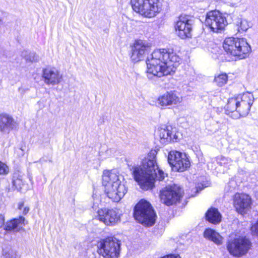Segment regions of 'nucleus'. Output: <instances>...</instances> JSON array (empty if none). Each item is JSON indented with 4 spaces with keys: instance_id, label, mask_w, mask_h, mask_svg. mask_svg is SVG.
Wrapping results in <instances>:
<instances>
[{
    "instance_id": "2f4dec72",
    "label": "nucleus",
    "mask_w": 258,
    "mask_h": 258,
    "mask_svg": "<svg viewBox=\"0 0 258 258\" xmlns=\"http://www.w3.org/2000/svg\"><path fill=\"white\" fill-rule=\"evenodd\" d=\"M251 230L253 235L258 236V221L251 226Z\"/></svg>"
},
{
    "instance_id": "1a4fd4ad",
    "label": "nucleus",
    "mask_w": 258,
    "mask_h": 258,
    "mask_svg": "<svg viewBox=\"0 0 258 258\" xmlns=\"http://www.w3.org/2000/svg\"><path fill=\"white\" fill-rule=\"evenodd\" d=\"M183 191L178 185H168L160 191L161 202L167 206H170L179 202L182 197Z\"/></svg>"
},
{
    "instance_id": "c756f323",
    "label": "nucleus",
    "mask_w": 258,
    "mask_h": 258,
    "mask_svg": "<svg viewBox=\"0 0 258 258\" xmlns=\"http://www.w3.org/2000/svg\"><path fill=\"white\" fill-rule=\"evenodd\" d=\"M4 258H19V257L13 250L5 252L4 254Z\"/></svg>"
},
{
    "instance_id": "393cba45",
    "label": "nucleus",
    "mask_w": 258,
    "mask_h": 258,
    "mask_svg": "<svg viewBox=\"0 0 258 258\" xmlns=\"http://www.w3.org/2000/svg\"><path fill=\"white\" fill-rule=\"evenodd\" d=\"M225 110L227 114H229L231 113V117L233 118V115L234 112H237V113H238L237 97L229 99L227 104L225 106Z\"/></svg>"
},
{
    "instance_id": "c85d7f7f",
    "label": "nucleus",
    "mask_w": 258,
    "mask_h": 258,
    "mask_svg": "<svg viewBox=\"0 0 258 258\" xmlns=\"http://www.w3.org/2000/svg\"><path fill=\"white\" fill-rule=\"evenodd\" d=\"M9 172L8 166L4 163L0 161V174H7Z\"/></svg>"
},
{
    "instance_id": "ddd939ff",
    "label": "nucleus",
    "mask_w": 258,
    "mask_h": 258,
    "mask_svg": "<svg viewBox=\"0 0 258 258\" xmlns=\"http://www.w3.org/2000/svg\"><path fill=\"white\" fill-rule=\"evenodd\" d=\"M98 219L107 226L114 225L120 220L119 210L117 209H102L97 212Z\"/></svg>"
},
{
    "instance_id": "bb28decb",
    "label": "nucleus",
    "mask_w": 258,
    "mask_h": 258,
    "mask_svg": "<svg viewBox=\"0 0 258 258\" xmlns=\"http://www.w3.org/2000/svg\"><path fill=\"white\" fill-rule=\"evenodd\" d=\"M237 26L239 32L246 31L249 27V23L245 19H238L237 21Z\"/></svg>"
},
{
    "instance_id": "dca6fc26",
    "label": "nucleus",
    "mask_w": 258,
    "mask_h": 258,
    "mask_svg": "<svg viewBox=\"0 0 258 258\" xmlns=\"http://www.w3.org/2000/svg\"><path fill=\"white\" fill-rule=\"evenodd\" d=\"M149 47L142 40L136 41L132 47L131 59L135 62L143 59Z\"/></svg>"
},
{
    "instance_id": "f8f14e48",
    "label": "nucleus",
    "mask_w": 258,
    "mask_h": 258,
    "mask_svg": "<svg viewBox=\"0 0 258 258\" xmlns=\"http://www.w3.org/2000/svg\"><path fill=\"white\" fill-rule=\"evenodd\" d=\"M236 97L238 113H237V112H234L233 115V119H238L240 117L246 116L248 114L251 106L254 101L253 95L249 92L244 93Z\"/></svg>"
},
{
    "instance_id": "6ab92c4d",
    "label": "nucleus",
    "mask_w": 258,
    "mask_h": 258,
    "mask_svg": "<svg viewBox=\"0 0 258 258\" xmlns=\"http://www.w3.org/2000/svg\"><path fill=\"white\" fill-rule=\"evenodd\" d=\"M158 135L160 138V142L163 144H166L171 141L176 142L178 136L176 133V129L170 126L161 127L158 131Z\"/></svg>"
},
{
    "instance_id": "5701e85b",
    "label": "nucleus",
    "mask_w": 258,
    "mask_h": 258,
    "mask_svg": "<svg viewBox=\"0 0 258 258\" xmlns=\"http://www.w3.org/2000/svg\"><path fill=\"white\" fill-rule=\"evenodd\" d=\"M206 220L210 223L214 224H217L221 221V215L218 209L211 208L206 214Z\"/></svg>"
},
{
    "instance_id": "aec40b11",
    "label": "nucleus",
    "mask_w": 258,
    "mask_h": 258,
    "mask_svg": "<svg viewBox=\"0 0 258 258\" xmlns=\"http://www.w3.org/2000/svg\"><path fill=\"white\" fill-rule=\"evenodd\" d=\"M17 126L14 118L8 114H0V131L8 134Z\"/></svg>"
},
{
    "instance_id": "72a5a7b5",
    "label": "nucleus",
    "mask_w": 258,
    "mask_h": 258,
    "mask_svg": "<svg viewBox=\"0 0 258 258\" xmlns=\"http://www.w3.org/2000/svg\"><path fill=\"white\" fill-rule=\"evenodd\" d=\"M5 223L4 217L3 215L0 214V227H2Z\"/></svg>"
},
{
    "instance_id": "423d86ee",
    "label": "nucleus",
    "mask_w": 258,
    "mask_h": 258,
    "mask_svg": "<svg viewBox=\"0 0 258 258\" xmlns=\"http://www.w3.org/2000/svg\"><path fill=\"white\" fill-rule=\"evenodd\" d=\"M133 10L143 16L153 18L161 10L159 0H131Z\"/></svg>"
},
{
    "instance_id": "a878e982",
    "label": "nucleus",
    "mask_w": 258,
    "mask_h": 258,
    "mask_svg": "<svg viewBox=\"0 0 258 258\" xmlns=\"http://www.w3.org/2000/svg\"><path fill=\"white\" fill-rule=\"evenodd\" d=\"M21 56L25 59L27 61L34 62L39 60V57L35 52H29L27 50H24L22 52Z\"/></svg>"
},
{
    "instance_id": "c9c22d12",
    "label": "nucleus",
    "mask_w": 258,
    "mask_h": 258,
    "mask_svg": "<svg viewBox=\"0 0 258 258\" xmlns=\"http://www.w3.org/2000/svg\"><path fill=\"white\" fill-rule=\"evenodd\" d=\"M29 211V208L28 207H25L22 210L23 214L24 215L27 214Z\"/></svg>"
},
{
    "instance_id": "6e6552de",
    "label": "nucleus",
    "mask_w": 258,
    "mask_h": 258,
    "mask_svg": "<svg viewBox=\"0 0 258 258\" xmlns=\"http://www.w3.org/2000/svg\"><path fill=\"white\" fill-rule=\"evenodd\" d=\"M250 246V241L245 237H230L227 242L228 251L236 257H240L246 253Z\"/></svg>"
},
{
    "instance_id": "0eeeda50",
    "label": "nucleus",
    "mask_w": 258,
    "mask_h": 258,
    "mask_svg": "<svg viewBox=\"0 0 258 258\" xmlns=\"http://www.w3.org/2000/svg\"><path fill=\"white\" fill-rule=\"evenodd\" d=\"M120 245V241L117 238L108 237L98 243L97 252L104 258H118Z\"/></svg>"
},
{
    "instance_id": "b1692460",
    "label": "nucleus",
    "mask_w": 258,
    "mask_h": 258,
    "mask_svg": "<svg viewBox=\"0 0 258 258\" xmlns=\"http://www.w3.org/2000/svg\"><path fill=\"white\" fill-rule=\"evenodd\" d=\"M25 218L20 216L18 219H14L9 222L7 223L6 228L7 230H15L18 231L25 225Z\"/></svg>"
},
{
    "instance_id": "f3484780",
    "label": "nucleus",
    "mask_w": 258,
    "mask_h": 258,
    "mask_svg": "<svg viewBox=\"0 0 258 258\" xmlns=\"http://www.w3.org/2000/svg\"><path fill=\"white\" fill-rule=\"evenodd\" d=\"M251 199L249 196L237 193L234 198V206L240 214L244 213L250 207Z\"/></svg>"
},
{
    "instance_id": "473e14b6",
    "label": "nucleus",
    "mask_w": 258,
    "mask_h": 258,
    "mask_svg": "<svg viewBox=\"0 0 258 258\" xmlns=\"http://www.w3.org/2000/svg\"><path fill=\"white\" fill-rule=\"evenodd\" d=\"M161 258H180V257L178 254H170L164 256Z\"/></svg>"
},
{
    "instance_id": "cd10ccee",
    "label": "nucleus",
    "mask_w": 258,
    "mask_h": 258,
    "mask_svg": "<svg viewBox=\"0 0 258 258\" xmlns=\"http://www.w3.org/2000/svg\"><path fill=\"white\" fill-rule=\"evenodd\" d=\"M227 75L226 74H221L215 76L214 81L218 86L221 87L227 83Z\"/></svg>"
},
{
    "instance_id": "9d476101",
    "label": "nucleus",
    "mask_w": 258,
    "mask_h": 258,
    "mask_svg": "<svg viewBox=\"0 0 258 258\" xmlns=\"http://www.w3.org/2000/svg\"><path fill=\"white\" fill-rule=\"evenodd\" d=\"M168 161L173 170L178 172L184 171L190 166V162L186 154L175 150L169 153Z\"/></svg>"
},
{
    "instance_id": "39448f33",
    "label": "nucleus",
    "mask_w": 258,
    "mask_h": 258,
    "mask_svg": "<svg viewBox=\"0 0 258 258\" xmlns=\"http://www.w3.org/2000/svg\"><path fill=\"white\" fill-rule=\"evenodd\" d=\"M134 216L139 223L150 227L155 224L156 215L150 203L141 200L135 207Z\"/></svg>"
},
{
    "instance_id": "f257e3e1",
    "label": "nucleus",
    "mask_w": 258,
    "mask_h": 258,
    "mask_svg": "<svg viewBox=\"0 0 258 258\" xmlns=\"http://www.w3.org/2000/svg\"><path fill=\"white\" fill-rule=\"evenodd\" d=\"M181 62V58L172 49L155 50L146 61L147 77L151 79L171 75Z\"/></svg>"
},
{
    "instance_id": "7ed1b4c3",
    "label": "nucleus",
    "mask_w": 258,
    "mask_h": 258,
    "mask_svg": "<svg viewBox=\"0 0 258 258\" xmlns=\"http://www.w3.org/2000/svg\"><path fill=\"white\" fill-rule=\"evenodd\" d=\"M102 183L107 197L113 202H118L127 192V188L120 180V177L114 171H104Z\"/></svg>"
},
{
    "instance_id": "a211bd4d",
    "label": "nucleus",
    "mask_w": 258,
    "mask_h": 258,
    "mask_svg": "<svg viewBox=\"0 0 258 258\" xmlns=\"http://www.w3.org/2000/svg\"><path fill=\"white\" fill-rule=\"evenodd\" d=\"M42 77L47 85H54L59 84L62 76L55 69L46 68L43 70Z\"/></svg>"
},
{
    "instance_id": "412c9836",
    "label": "nucleus",
    "mask_w": 258,
    "mask_h": 258,
    "mask_svg": "<svg viewBox=\"0 0 258 258\" xmlns=\"http://www.w3.org/2000/svg\"><path fill=\"white\" fill-rule=\"evenodd\" d=\"M12 183L13 186L18 191H22L27 189L28 185L24 180V175L19 171L14 173Z\"/></svg>"
},
{
    "instance_id": "f03ea898",
    "label": "nucleus",
    "mask_w": 258,
    "mask_h": 258,
    "mask_svg": "<svg viewBox=\"0 0 258 258\" xmlns=\"http://www.w3.org/2000/svg\"><path fill=\"white\" fill-rule=\"evenodd\" d=\"M156 151H151L140 166H133L130 170L135 180L144 190L152 189L154 186L155 178L159 180L164 179L165 173L160 169L156 163Z\"/></svg>"
},
{
    "instance_id": "2eb2a0df",
    "label": "nucleus",
    "mask_w": 258,
    "mask_h": 258,
    "mask_svg": "<svg viewBox=\"0 0 258 258\" xmlns=\"http://www.w3.org/2000/svg\"><path fill=\"white\" fill-rule=\"evenodd\" d=\"M175 29L177 35L181 39H185L191 36L192 30L191 21L187 18L180 17L176 22Z\"/></svg>"
},
{
    "instance_id": "7c9ffc66",
    "label": "nucleus",
    "mask_w": 258,
    "mask_h": 258,
    "mask_svg": "<svg viewBox=\"0 0 258 258\" xmlns=\"http://www.w3.org/2000/svg\"><path fill=\"white\" fill-rule=\"evenodd\" d=\"M29 91V89L26 86H22L18 88L19 93L23 95Z\"/></svg>"
},
{
    "instance_id": "4468645a",
    "label": "nucleus",
    "mask_w": 258,
    "mask_h": 258,
    "mask_svg": "<svg viewBox=\"0 0 258 258\" xmlns=\"http://www.w3.org/2000/svg\"><path fill=\"white\" fill-rule=\"evenodd\" d=\"M181 100V98L174 91H169L159 96L156 104L160 108L165 109L168 106L179 103Z\"/></svg>"
},
{
    "instance_id": "f704fd0d",
    "label": "nucleus",
    "mask_w": 258,
    "mask_h": 258,
    "mask_svg": "<svg viewBox=\"0 0 258 258\" xmlns=\"http://www.w3.org/2000/svg\"><path fill=\"white\" fill-rule=\"evenodd\" d=\"M24 207V203L23 202H20L18 203V208L20 210H23Z\"/></svg>"
},
{
    "instance_id": "9b49d317",
    "label": "nucleus",
    "mask_w": 258,
    "mask_h": 258,
    "mask_svg": "<svg viewBox=\"0 0 258 258\" xmlns=\"http://www.w3.org/2000/svg\"><path fill=\"white\" fill-rule=\"evenodd\" d=\"M206 24L214 32H219L227 24L226 18L218 11L208 12L205 20Z\"/></svg>"
},
{
    "instance_id": "20e7f679",
    "label": "nucleus",
    "mask_w": 258,
    "mask_h": 258,
    "mask_svg": "<svg viewBox=\"0 0 258 258\" xmlns=\"http://www.w3.org/2000/svg\"><path fill=\"white\" fill-rule=\"evenodd\" d=\"M223 46L226 53L235 57V59L246 58L251 51V47L244 38H227Z\"/></svg>"
},
{
    "instance_id": "4be33fe9",
    "label": "nucleus",
    "mask_w": 258,
    "mask_h": 258,
    "mask_svg": "<svg viewBox=\"0 0 258 258\" xmlns=\"http://www.w3.org/2000/svg\"><path fill=\"white\" fill-rule=\"evenodd\" d=\"M204 236L217 245H221L223 243V237L219 233L212 229L207 228L204 232Z\"/></svg>"
}]
</instances>
